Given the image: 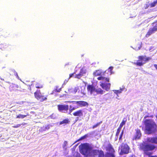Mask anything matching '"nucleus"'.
<instances>
[{
  "instance_id": "obj_1",
  "label": "nucleus",
  "mask_w": 157,
  "mask_h": 157,
  "mask_svg": "<svg viewBox=\"0 0 157 157\" xmlns=\"http://www.w3.org/2000/svg\"><path fill=\"white\" fill-rule=\"evenodd\" d=\"M156 148V146L155 145L149 143H142L140 146V150L143 151L144 155L148 156L150 157H157L156 155H151L153 152L151 151Z\"/></svg>"
},
{
  "instance_id": "obj_2",
  "label": "nucleus",
  "mask_w": 157,
  "mask_h": 157,
  "mask_svg": "<svg viewBox=\"0 0 157 157\" xmlns=\"http://www.w3.org/2000/svg\"><path fill=\"white\" fill-rule=\"evenodd\" d=\"M143 123L145 126V129L149 134L155 132L157 130V125L153 120L146 119Z\"/></svg>"
},
{
  "instance_id": "obj_3",
  "label": "nucleus",
  "mask_w": 157,
  "mask_h": 157,
  "mask_svg": "<svg viewBox=\"0 0 157 157\" xmlns=\"http://www.w3.org/2000/svg\"><path fill=\"white\" fill-rule=\"evenodd\" d=\"M106 71H103L101 69L96 70L93 72V75L94 77L100 76L97 78L98 80H105V82H108L109 81V78L102 76L104 75Z\"/></svg>"
},
{
  "instance_id": "obj_4",
  "label": "nucleus",
  "mask_w": 157,
  "mask_h": 157,
  "mask_svg": "<svg viewBox=\"0 0 157 157\" xmlns=\"http://www.w3.org/2000/svg\"><path fill=\"white\" fill-rule=\"evenodd\" d=\"M138 60L135 63V64L138 66H143V64L145 63L149 60L151 59V57H146L145 56H140L138 57Z\"/></svg>"
},
{
  "instance_id": "obj_5",
  "label": "nucleus",
  "mask_w": 157,
  "mask_h": 157,
  "mask_svg": "<svg viewBox=\"0 0 157 157\" xmlns=\"http://www.w3.org/2000/svg\"><path fill=\"white\" fill-rule=\"evenodd\" d=\"M79 147L80 153L84 155L88 154L90 150L89 146L86 143L81 144Z\"/></svg>"
},
{
  "instance_id": "obj_6",
  "label": "nucleus",
  "mask_w": 157,
  "mask_h": 157,
  "mask_svg": "<svg viewBox=\"0 0 157 157\" xmlns=\"http://www.w3.org/2000/svg\"><path fill=\"white\" fill-rule=\"evenodd\" d=\"M34 96L35 98L40 102L46 101L47 100L48 97V96L47 95H42L40 91L39 90H36L34 93Z\"/></svg>"
},
{
  "instance_id": "obj_7",
  "label": "nucleus",
  "mask_w": 157,
  "mask_h": 157,
  "mask_svg": "<svg viewBox=\"0 0 157 157\" xmlns=\"http://www.w3.org/2000/svg\"><path fill=\"white\" fill-rule=\"evenodd\" d=\"M130 147L127 144L122 143L121 146L120 154H127L129 152Z\"/></svg>"
},
{
  "instance_id": "obj_8",
  "label": "nucleus",
  "mask_w": 157,
  "mask_h": 157,
  "mask_svg": "<svg viewBox=\"0 0 157 157\" xmlns=\"http://www.w3.org/2000/svg\"><path fill=\"white\" fill-rule=\"evenodd\" d=\"M152 27L150 28L145 35L146 37L149 36L152 34L154 33L157 31V23L154 22L152 23Z\"/></svg>"
},
{
  "instance_id": "obj_9",
  "label": "nucleus",
  "mask_w": 157,
  "mask_h": 157,
  "mask_svg": "<svg viewBox=\"0 0 157 157\" xmlns=\"http://www.w3.org/2000/svg\"><path fill=\"white\" fill-rule=\"evenodd\" d=\"M57 106L58 110L63 113H67L68 109V105H58Z\"/></svg>"
},
{
  "instance_id": "obj_10",
  "label": "nucleus",
  "mask_w": 157,
  "mask_h": 157,
  "mask_svg": "<svg viewBox=\"0 0 157 157\" xmlns=\"http://www.w3.org/2000/svg\"><path fill=\"white\" fill-rule=\"evenodd\" d=\"M70 103L77 104L80 107L88 106L89 105L87 102L84 101H72L70 102Z\"/></svg>"
},
{
  "instance_id": "obj_11",
  "label": "nucleus",
  "mask_w": 157,
  "mask_h": 157,
  "mask_svg": "<svg viewBox=\"0 0 157 157\" xmlns=\"http://www.w3.org/2000/svg\"><path fill=\"white\" fill-rule=\"evenodd\" d=\"M105 148L107 152H110V153L115 154V150L113 148L112 145L110 143L108 144Z\"/></svg>"
},
{
  "instance_id": "obj_12",
  "label": "nucleus",
  "mask_w": 157,
  "mask_h": 157,
  "mask_svg": "<svg viewBox=\"0 0 157 157\" xmlns=\"http://www.w3.org/2000/svg\"><path fill=\"white\" fill-rule=\"evenodd\" d=\"M87 89L88 92H89L90 94L93 95L95 93V86L92 85H89L87 86Z\"/></svg>"
},
{
  "instance_id": "obj_13",
  "label": "nucleus",
  "mask_w": 157,
  "mask_h": 157,
  "mask_svg": "<svg viewBox=\"0 0 157 157\" xmlns=\"http://www.w3.org/2000/svg\"><path fill=\"white\" fill-rule=\"evenodd\" d=\"M100 86L103 89H105L106 91H108L110 89L111 84L110 83H105L103 82H100Z\"/></svg>"
},
{
  "instance_id": "obj_14",
  "label": "nucleus",
  "mask_w": 157,
  "mask_h": 157,
  "mask_svg": "<svg viewBox=\"0 0 157 157\" xmlns=\"http://www.w3.org/2000/svg\"><path fill=\"white\" fill-rule=\"evenodd\" d=\"M136 132L133 138V140L139 139L141 136V133L140 129H137L136 130Z\"/></svg>"
},
{
  "instance_id": "obj_15",
  "label": "nucleus",
  "mask_w": 157,
  "mask_h": 157,
  "mask_svg": "<svg viewBox=\"0 0 157 157\" xmlns=\"http://www.w3.org/2000/svg\"><path fill=\"white\" fill-rule=\"evenodd\" d=\"M74 116L81 117L83 116V113L82 110L79 109L75 112L73 113Z\"/></svg>"
},
{
  "instance_id": "obj_16",
  "label": "nucleus",
  "mask_w": 157,
  "mask_h": 157,
  "mask_svg": "<svg viewBox=\"0 0 157 157\" xmlns=\"http://www.w3.org/2000/svg\"><path fill=\"white\" fill-rule=\"evenodd\" d=\"M18 85L15 84H12L9 87V89L10 91H16L18 90Z\"/></svg>"
},
{
  "instance_id": "obj_17",
  "label": "nucleus",
  "mask_w": 157,
  "mask_h": 157,
  "mask_svg": "<svg viewBox=\"0 0 157 157\" xmlns=\"http://www.w3.org/2000/svg\"><path fill=\"white\" fill-rule=\"evenodd\" d=\"M103 90H102L101 88H99L98 89H96L95 90V93L94 95L96 96L98 94H103Z\"/></svg>"
},
{
  "instance_id": "obj_18",
  "label": "nucleus",
  "mask_w": 157,
  "mask_h": 157,
  "mask_svg": "<svg viewBox=\"0 0 157 157\" xmlns=\"http://www.w3.org/2000/svg\"><path fill=\"white\" fill-rule=\"evenodd\" d=\"M148 141L152 143L157 144V136L147 139Z\"/></svg>"
},
{
  "instance_id": "obj_19",
  "label": "nucleus",
  "mask_w": 157,
  "mask_h": 157,
  "mask_svg": "<svg viewBox=\"0 0 157 157\" xmlns=\"http://www.w3.org/2000/svg\"><path fill=\"white\" fill-rule=\"evenodd\" d=\"M70 122V121L68 118H66L63 120L62 121L59 122L60 124H67Z\"/></svg>"
},
{
  "instance_id": "obj_20",
  "label": "nucleus",
  "mask_w": 157,
  "mask_h": 157,
  "mask_svg": "<svg viewBox=\"0 0 157 157\" xmlns=\"http://www.w3.org/2000/svg\"><path fill=\"white\" fill-rule=\"evenodd\" d=\"M104 157H115V154L106 152L105 154Z\"/></svg>"
},
{
  "instance_id": "obj_21",
  "label": "nucleus",
  "mask_w": 157,
  "mask_h": 157,
  "mask_svg": "<svg viewBox=\"0 0 157 157\" xmlns=\"http://www.w3.org/2000/svg\"><path fill=\"white\" fill-rule=\"evenodd\" d=\"M157 4V0L154 1L153 2H151L149 4V6L150 8H152L155 7Z\"/></svg>"
},
{
  "instance_id": "obj_22",
  "label": "nucleus",
  "mask_w": 157,
  "mask_h": 157,
  "mask_svg": "<svg viewBox=\"0 0 157 157\" xmlns=\"http://www.w3.org/2000/svg\"><path fill=\"white\" fill-rule=\"evenodd\" d=\"M29 115V114L28 113H27L26 114V115H22L21 114H19L17 116L16 118H18L23 119V118H24L26 116H28Z\"/></svg>"
},
{
  "instance_id": "obj_23",
  "label": "nucleus",
  "mask_w": 157,
  "mask_h": 157,
  "mask_svg": "<svg viewBox=\"0 0 157 157\" xmlns=\"http://www.w3.org/2000/svg\"><path fill=\"white\" fill-rule=\"evenodd\" d=\"M126 121V120L125 118L124 119L120 124L119 127L121 128L122 126L125 124Z\"/></svg>"
},
{
  "instance_id": "obj_24",
  "label": "nucleus",
  "mask_w": 157,
  "mask_h": 157,
  "mask_svg": "<svg viewBox=\"0 0 157 157\" xmlns=\"http://www.w3.org/2000/svg\"><path fill=\"white\" fill-rule=\"evenodd\" d=\"M105 155H104V152L102 150H99L98 154V157H104Z\"/></svg>"
},
{
  "instance_id": "obj_25",
  "label": "nucleus",
  "mask_w": 157,
  "mask_h": 157,
  "mask_svg": "<svg viewBox=\"0 0 157 157\" xmlns=\"http://www.w3.org/2000/svg\"><path fill=\"white\" fill-rule=\"evenodd\" d=\"M113 67V66H110L109 67L107 70H108L109 72L110 75H111L114 73V72L112 71Z\"/></svg>"
},
{
  "instance_id": "obj_26",
  "label": "nucleus",
  "mask_w": 157,
  "mask_h": 157,
  "mask_svg": "<svg viewBox=\"0 0 157 157\" xmlns=\"http://www.w3.org/2000/svg\"><path fill=\"white\" fill-rule=\"evenodd\" d=\"M35 87L37 88L40 89L42 88L43 86L39 82H37L35 85Z\"/></svg>"
},
{
  "instance_id": "obj_27",
  "label": "nucleus",
  "mask_w": 157,
  "mask_h": 157,
  "mask_svg": "<svg viewBox=\"0 0 157 157\" xmlns=\"http://www.w3.org/2000/svg\"><path fill=\"white\" fill-rule=\"evenodd\" d=\"M87 134H86L85 135H84V136L81 137L79 139H78V140H76L74 143H76L77 142L80 140H82L83 139H84L85 138H86V137H87Z\"/></svg>"
},
{
  "instance_id": "obj_28",
  "label": "nucleus",
  "mask_w": 157,
  "mask_h": 157,
  "mask_svg": "<svg viewBox=\"0 0 157 157\" xmlns=\"http://www.w3.org/2000/svg\"><path fill=\"white\" fill-rule=\"evenodd\" d=\"M86 70L84 69L83 68H82L80 70V71L79 73L82 76L84 75L85 74H86Z\"/></svg>"
},
{
  "instance_id": "obj_29",
  "label": "nucleus",
  "mask_w": 157,
  "mask_h": 157,
  "mask_svg": "<svg viewBox=\"0 0 157 157\" xmlns=\"http://www.w3.org/2000/svg\"><path fill=\"white\" fill-rule=\"evenodd\" d=\"M102 121H101L100 122L97 123L96 124L93 125L92 127V129H94L96 128L98 126H99L102 123Z\"/></svg>"
},
{
  "instance_id": "obj_30",
  "label": "nucleus",
  "mask_w": 157,
  "mask_h": 157,
  "mask_svg": "<svg viewBox=\"0 0 157 157\" xmlns=\"http://www.w3.org/2000/svg\"><path fill=\"white\" fill-rule=\"evenodd\" d=\"M121 128H120L119 127L117 129V131L116 133V136L117 137V139L118 138V136L121 130Z\"/></svg>"
},
{
  "instance_id": "obj_31",
  "label": "nucleus",
  "mask_w": 157,
  "mask_h": 157,
  "mask_svg": "<svg viewBox=\"0 0 157 157\" xmlns=\"http://www.w3.org/2000/svg\"><path fill=\"white\" fill-rule=\"evenodd\" d=\"M99 151L96 149L94 150L93 151L92 153L94 155H98Z\"/></svg>"
},
{
  "instance_id": "obj_32",
  "label": "nucleus",
  "mask_w": 157,
  "mask_h": 157,
  "mask_svg": "<svg viewBox=\"0 0 157 157\" xmlns=\"http://www.w3.org/2000/svg\"><path fill=\"white\" fill-rule=\"evenodd\" d=\"M122 91V90H113V91L114 92V93L116 94H120L121 93Z\"/></svg>"
},
{
  "instance_id": "obj_33",
  "label": "nucleus",
  "mask_w": 157,
  "mask_h": 157,
  "mask_svg": "<svg viewBox=\"0 0 157 157\" xmlns=\"http://www.w3.org/2000/svg\"><path fill=\"white\" fill-rule=\"evenodd\" d=\"M82 76V75H81L79 73L78 74H76L75 75V78H78V79H79Z\"/></svg>"
},
{
  "instance_id": "obj_34",
  "label": "nucleus",
  "mask_w": 157,
  "mask_h": 157,
  "mask_svg": "<svg viewBox=\"0 0 157 157\" xmlns=\"http://www.w3.org/2000/svg\"><path fill=\"white\" fill-rule=\"evenodd\" d=\"M124 131L122 130L121 133V134L120 136L119 137V140H122V138L123 136V134Z\"/></svg>"
},
{
  "instance_id": "obj_35",
  "label": "nucleus",
  "mask_w": 157,
  "mask_h": 157,
  "mask_svg": "<svg viewBox=\"0 0 157 157\" xmlns=\"http://www.w3.org/2000/svg\"><path fill=\"white\" fill-rule=\"evenodd\" d=\"M61 88H58L57 87H56V88L55 89V91L57 92H59L61 90Z\"/></svg>"
},
{
  "instance_id": "obj_36",
  "label": "nucleus",
  "mask_w": 157,
  "mask_h": 157,
  "mask_svg": "<svg viewBox=\"0 0 157 157\" xmlns=\"http://www.w3.org/2000/svg\"><path fill=\"white\" fill-rule=\"evenodd\" d=\"M67 141H65L63 142V147H66L67 146Z\"/></svg>"
},
{
  "instance_id": "obj_37",
  "label": "nucleus",
  "mask_w": 157,
  "mask_h": 157,
  "mask_svg": "<svg viewBox=\"0 0 157 157\" xmlns=\"http://www.w3.org/2000/svg\"><path fill=\"white\" fill-rule=\"evenodd\" d=\"M21 125V124H18L15 125L13 126L14 128H17L19 127Z\"/></svg>"
},
{
  "instance_id": "obj_38",
  "label": "nucleus",
  "mask_w": 157,
  "mask_h": 157,
  "mask_svg": "<svg viewBox=\"0 0 157 157\" xmlns=\"http://www.w3.org/2000/svg\"><path fill=\"white\" fill-rule=\"evenodd\" d=\"M12 71L14 72V75L15 76H16L17 77L19 78V77L18 75L17 74V72H16L15 70H13Z\"/></svg>"
},
{
  "instance_id": "obj_39",
  "label": "nucleus",
  "mask_w": 157,
  "mask_h": 157,
  "mask_svg": "<svg viewBox=\"0 0 157 157\" xmlns=\"http://www.w3.org/2000/svg\"><path fill=\"white\" fill-rule=\"evenodd\" d=\"M77 108H76V107H73L72 109H70L69 110L70 111V112H71L73 110H74L75 109H77Z\"/></svg>"
},
{
  "instance_id": "obj_40",
  "label": "nucleus",
  "mask_w": 157,
  "mask_h": 157,
  "mask_svg": "<svg viewBox=\"0 0 157 157\" xmlns=\"http://www.w3.org/2000/svg\"><path fill=\"white\" fill-rule=\"evenodd\" d=\"M75 72H74L73 73H71L69 74V78H70L72 77V76L75 74Z\"/></svg>"
},
{
  "instance_id": "obj_41",
  "label": "nucleus",
  "mask_w": 157,
  "mask_h": 157,
  "mask_svg": "<svg viewBox=\"0 0 157 157\" xmlns=\"http://www.w3.org/2000/svg\"><path fill=\"white\" fill-rule=\"evenodd\" d=\"M137 45L138 46V49H137V50L140 49V48H141V45L140 44H138Z\"/></svg>"
},
{
  "instance_id": "obj_42",
  "label": "nucleus",
  "mask_w": 157,
  "mask_h": 157,
  "mask_svg": "<svg viewBox=\"0 0 157 157\" xmlns=\"http://www.w3.org/2000/svg\"><path fill=\"white\" fill-rule=\"evenodd\" d=\"M152 117V116H147H147H145L144 117V119H145V118H147V117Z\"/></svg>"
},
{
  "instance_id": "obj_43",
  "label": "nucleus",
  "mask_w": 157,
  "mask_h": 157,
  "mask_svg": "<svg viewBox=\"0 0 157 157\" xmlns=\"http://www.w3.org/2000/svg\"><path fill=\"white\" fill-rule=\"evenodd\" d=\"M146 7H145V9H146L148 7V6H148V5H147V4L146 5Z\"/></svg>"
},
{
  "instance_id": "obj_44",
  "label": "nucleus",
  "mask_w": 157,
  "mask_h": 157,
  "mask_svg": "<svg viewBox=\"0 0 157 157\" xmlns=\"http://www.w3.org/2000/svg\"><path fill=\"white\" fill-rule=\"evenodd\" d=\"M130 157H136L135 155H131Z\"/></svg>"
},
{
  "instance_id": "obj_45",
  "label": "nucleus",
  "mask_w": 157,
  "mask_h": 157,
  "mask_svg": "<svg viewBox=\"0 0 157 157\" xmlns=\"http://www.w3.org/2000/svg\"><path fill=\"white\" fill-rule=\"evenodd\" d=\"M21 124V125H25V124H25V123H22Z\"/></svg>"
},
{
  "instance_id": "obj_46",
  "label": "nucleus",
  "mask_w": 157,
  "mask_h": 157,
  "mask_svg": "<svg viewBox=\"0 0 157 157\" xmlns=\"http://www.w3.org/2000/svg\"><path fill=\"white\" fill-rule=\"evenodd\" d=\"M68 157H75L74 155H73L72 156H68Z\"/></svg>"
},
{
  "instance_id": "obj_47",
  "label": "nucleus",
  "mask_w": 157,
  "mask_h": 157,
  "mask_svg": "<svg viewBox=\"0 0 157 157\" xmlns=\"http://www.w3.org/2000/svg\"><path fill=\"white\" fill-rule=\"evenodd\" d=\"M77 119L75 120V122H76L78 120V117H77Z\"/></svg>"
},
{
  "instance_id": "obj_48",
  "label": "nucleus",
  "mask_w": 157,
  "mask_h": 157,
  "mask_svg": "<svg viewBox=\"0 0 157 157\" xmlns=\"http://www.w3.org/2000/svg\"><path fill=\"white\" fill-rule=\"evenodd\" d=\"M155 22L157 23V20Z\"/></svg>"
},
{
  "instance_id": "obj_49",
  "label": "nucleus",
  "mask_w": 157,
  "mask_h": 157,
  "mask_svg": "<svg viewBox=\"0 0 157 157\" xmlns=\"http://www.w3.org/2000/svg\"><path fill=\"white\" fill-rule=\"evenodd\" d=\"M77 154H78V155H79L80 154H79V153H77Z\"/></svg>"
},
{
  "instance_id": "obj_50",
  "label": "nucleus",
  "mask_w": 157,
  "mask_h": 157,
  "mask_svg": "<svg viewBox=\"0 0 157 157\" xmlns=\"http://www.w3.org/2000/svg\"><path fill=\"white\" fill-rule=\"evenodd\" d=\"M78 144H77L76 145V146H77V145H78Z\"/></svg>"
}]
</instances>
